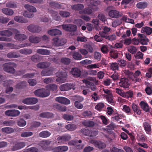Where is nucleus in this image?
Listing matches in <instances>:
<instances>
[{"instance_id": "f257e3e1", "label": "nucleus", "mask_w": 152, "mask_h": 152, "mask_svg": "<svg viewBox=\"0 0 152 152\" xmlns=\"http://www.w3.org/2000/svg\"><path fill=\"white\" fill-rule=\"evenodd\" d=\"M15 144V145L11 148V150L14 151L21 149L25 146V142H19L15 143V142L13 140H12L10 142L11 145Z\"/></svg>"}, {"instance_id": "f03ea898", "label": "nucleus", "mask_w": 152, "mask_h": 152, "mask_svg": "<svg viewBox=\"0 0 152 152\" xmlns=\"http://www.w3.org/2000/svg\"><path fill=\"white\" fill-rule=\"evenodd\" d=\"M15 66L14 63L5 64L3 65L4 70L8 73L13 74L15 72V70L13 68Z\"/></svg>"}, {"instance_id": "7ed1b4c3", "label": "nucleus", "mask_w": 152, "mask_h": 152, "mask_svg": "<svg viewBox=\"0 0 152 152\" xmlns=\"http://www.w3.org/2000/svg\"><path fill=\"white\" fill-rule=\"evenodd\" d=\"M116 84L125 89H128L130 86V83L128 78L125 77L121 78L119 80V82L116 83Z\"/></svg>"}, {"instance_id": "20e7f679", "label": "nucleus", "mask_w": 152, "mask_h": 152, "mask_svg": "<svg viewBox=\"0 0 152 152\" xmlns=\"http://www.w3.org/2000/svg\"><path fill=\"white\" fill-rule=\"evenodd\" d=\"M117 64L121 66L124 67L126 65V61L121 59L118 60L117 63L115 62V81L118 79L119 76L118 73H117L115 71V70H118V66L117 65Z\"/></svg>"}, {"instance_id": "39448f33", "label": "nucleus", "mask_w": 152, "mask_h": 152, "mask_svg": "<svg viewBox=\"0 0 152 152\" xmlns=\"http://www.w3.org/2000/svg\"><path fill=\"white\" fill-rule=\"evenodd\" d=\"M56 74V75L59 77L56 80L57 82L62 83H64L66 80L67 74L66 72H59Z\"/></svg>"}, {"instance_id": "423d86ee", "label": "nucleus", "mask_w": 152, "mask_h": 152, "mask_svg": "<svg viewBox=\"0 0 152 152\" xmlns=\"http://www.w3.org/2000/svg\"><path fill=\"white\" fill-rule=\"evenodd\" d=\"M66 42V40L64 39L56 37L53 39L52 43L53 45L58 46L64 45Z\"/></svg>"}, {"instance_id": "0eeeda50", "label": "nucleus", "mask_w": 152, "mask_h": 152, "mask_svg": "<svg viewBox=\"0 0 152 152\" xmlns=\"http://www.w3.org/2000/svg\"><path fill=\"white\" fill-rule=\"evenodd\" d=\"M75 85L73 83H67L61 85L59 87L60 90L63 91L69 90L72 88L75 89Z\"/></svg>"}, {"instance_id": "6e6552de", "label": "nucleus", "mask_w": 152, "mask_h": 152, "mask_svg": "<svg viewBox=\"0 0 152 152\" xmlns=\"http://www.w3.org/2000/svg\"><path fill=\"white\" fill-rule=\"evenodd\" d=\"M27 28L29 31L34 33H39L42 30L40 27L34 25H30L28 26Z\"/></svg>"}, {"instance_id": "1a4fd4ad", "label": "nucleus", "mask_w": 152, "mask_h": 152, "mask_svg": "<svg viewBox=\"0 0 152 152\" xmlns=\"http://www.w3.org/2000/svg\"><path fill=\"white\" fill-rule=\"evenodd\" d=\"M20 114V112L16 110H10L5 112V115L8 116L16 117L18 116Z\"/></svg>"}, {"instance_id": "9d476101", "label": "nucleus", "mask_w": 152, "mask_h": 152, "mask_svg": "<svg viewBox=\"0 0 152 152\" xmlns=\"http://www.w3.org/2000/svg\"><path fill=\"white\" fill-rule=\"evenodd\" d=\"M14 34H15V38L18 40H22L26 38V36L23 34H20V32L17 29L13 30Z\"/></svg>"}, {"instance_id": "9b49d317", "label": "nucleus", "mask_w": 152, "mask_h": 152, "mask_svg": "<svg viewBox=\"0 0 152 152\" xmlns=\"http://www.w3.org/2000/svg\"><path fill=\"white\" fill-rule=\"evenodd\" d=\"M138 39L141 44L142 45H147L149 40L146 36L143 34H138Z\"/></svg>"}, {"instance_id": "f8f14e48", "label": "nucleus", "mask_w": 152, "mask_h": 152, "mask_svg": "<svg viewBox=\"0 0 152 152\" xmlns=\"http://www.w3.org/2000/svg\"><path fill=\"white\" fill-rule=\"evenodd\" d=\"M141 74V72L139 70H137L134 74H133L131 78V80L132 81L135 83L140 82L141 80L139 76Z\"/></svg>"}, {"instance_id": "ddd939ff", "label": "nucleus", "mask_w": 152, "mask_h": 152, "mask_svg": "<svg viewBox=\"0 0 152 152\" xmlns=\"http://www.w3.org/2000/svg\"><path fill=\"white\" fill-rule=\"evenodd\" d=\"M55 99L57 102L59 103L65 104H69L70 103V102L69 100L63 97H56Z\"/></svg>"}, {"instance_id": "4468645a", "label": "nucleus", "mask_w": 152, "mask_h": 152, "mask_svg": "<svg viewBox=\"0 0 152 152\" xmlns=\"http://www.w3.org/2000/svg\"><path fill=\"white\" fill-rule=\"evenodd\" d=\"M47 32L48 34L52 36L61 35L62 33L61 31L56 28L50 29Z\"/></svg>"}, {"instance_id": "2eb2a0df", "label": "nucleus", "mask_w": 152, "mask_h": 152, "mask_svg": "<svg viewBox=\"0 0 152 152\" xmlns=\"http://www.w3.org/2000/svg\"><path fill=\"white\" fill-rule=\"evenodd\" d=\"M70 73L74 77H77L80 76L81 73L79 69L77 68H74L72 69Z\"/></svg>"}, {"instance_id": "dca6fc26", "label": "nucleus", "mask_w": 152, "mask_h": 152, "mask_svg": "<svg viewBox=\"0 0 152 152\" xmlns=\"http://www.w3.org/2000/svg\"><path fill=\"white\" fill-rule=\"evenodd\" d=\"M43 92V89H40L36 90L34 93L36 96L39 97H44L48 96V93H47L46 94H44Z\"/></svg>"}, {"instance_id": "f3484780", "label": "nucleus", "mask_w": 152, "mask_h": 152, "mask_svg": "<svg viewBox=\"0 0 152 152\" xmlns=\"http://www.w3.org/2000/svg\"><path fill=\"white\" fill-rule=\"evenodd\" d=\"M29 41L33 43H37L40 42L41 40L40 37H37L34 35H32L29 37Z\"/></svg>"}, {"instance_id": "a211bd4d", "label": "nucleus", "mask_w": 152, "mask_h": 152, "mask_svg": "<svg viewBox=\"0 0 152 152\" xmlns=\"http://www.w3.org/2000/svg\"><path fill=\"white\" fill-rule=\"evenodd\" d=\"M88 7L86 8L83 10H81L79 12V13L80 14H87L88 15H90L93 12L92 7H89L88 5Z\"/></svg>"}, {"instance_id": "6ab92c4d", "label": "nucleus", "mask_w": 152, "mask_h": 152, "mask_svg": "<svg viewBox=\"0 0 152 152\" xmlns=\"http://www.w3.org/2000/svg\"><path fill=\"white\" fill-rule=\"evenodd\" d=\"M132 107L135 114H136L137 115H140L141 114L140 109V107L137 105L133 103L132 105Z\"/></svg>"}, {"instance_id": "aec40b11", "label": "nucleus", "mask_w": 152, "mask_h": 152, "mask_svg": "<svg viewBox=\"0 0 152 152\" xmlns=\"http://www.w3.org/2000/svg\"><path fill=\"white\" fill-rule=\"evenodd\" d=\"M71 137L69 135H67L58 137L57 140L59 141L58 143H62L64 141L68 140Z\"/></svg>"}, {"instance_id": "412c9836", "label": "nucleus", "mask_w": 152, "mask_h": 152, "mask_svg": "<svg viewBox=\"0 0 152 152\" xmlns=\"http://www.w3.org/2000/svg\"><path fill=\"white\" fill-rule=\"evenodd\" d=\"M143 126L147 134L149 133L151 131V125L147 122H144L143 124Z\"/></svg>"}, {"instance_id": "4be33fe9", "label": "nucleus", "mask_w": 152, "mask_h": 152, "mask_svg": "<svg viewBox=\"0 0 152 152\" xmlns=\"http://www.w3.org/2000/svg\"><path fill=\"white\" fill-rule=\"evenodd\" d=\"M14 131L13 129L10 127H5L1 129V131L3 133L7 134L12 133Z\"/></svg>"}, {"instance_id": "5701e85b", "label": "nucleus", "mask_w": 152, "mask_h": 152, "mask_svg": "<svg viewBox=\"0 0 152 152\" xmlns=\"http://www.w3.org/2000/svg\"><path fill=\"white\" fill-rule=\"evenodd\" d=\"M11 29L10 30H5L0 31V35H4L8 37L12 36L13 33V30H15Z\"/></svg>"}, {"instance_id": "b1692460", "label": "nucleus", "mask_w": 152, "mask_h": 152, "mask_svg": "<svg viewBox=\"0 0 152 152\" xmlns=\"http://www.w3.org/2000/svg\"><path fill=\"white\" fill-rule=\"evenodd\" d=\"M83 82L84 83H85L88 87L91 88L92 90L94 91L96 90V87L95 86L87 80H83Z\"/></svg>"}, {"instance_id": "393cba45", "label": "nucleus", "mask_w": 152, "mask_h": 152, "mask_svg": "<svg viewBox=\"0 0 152 152\" xmlns=\"http://www.w3.org/2000/svg\"><path fill=\"white\" fill-rule=\"evenodd\" d=\"M25 9L31 12H36L37 11L36 8L33 6L29 4H25L24 6Z\"/></svg>"}, {"instance_id": "a878e982", "label": "nucleus", "mask_w": 152, "mask_h": 152, "mask_svg": "<svg viewBox=\"0 0 152 152\" xmlns=\"http://www.w3.org/2000/svg\"><path fill=\"white\" fill-rule=\"evenodd\" d=\"M140 104L144 111L146 112H148L149 111V107L147 103L142 101L140 102Z\"/></svg>"}, {"instance_id": "bb28decb", "label": "nucleus", "mask_w": 152, "mask_h": 152, "mask_svg": "<svg viewBox=\"0 0 152 152\" xmlns=\"http://www.w3.org/2000/svg\"><path fill=\"white\" fill-rule=\"evenodd\" d=\"M53 73V69H47L43 70L41 74L43 76H48L51 75Z\"/></svg>"}, {"instance_id": "cd10ccee", "label": "nucleus", "mask_w": 152, "mask_h": 152, "mask_svg": "<svg viewBox=\"0 0 152 152\" xmlns=\"http://www.w3.org/2000/svg\"><path fill=\"white\" fill-rule=\"evenodd\" d=\"M141 32L142 33L145 32L147 35H149L152 33V28L148 26L142 27Z\"/></svg>"}, {"instance_id": "c85d7f7f", "label": "nucleus", "mask_w": 152, "mask_h": 152, "mask_svg": "<svg viewBox=\"0 0 152 152\" xmlns=\"http://www.w3.org/2000/svg\"><path fill=\"white\" fill-rule=\"evenodd\" d=\"M2 11L4 14L9 16L12 15L14 13L12 10L7 8H4L2 9Z\"/></svg>"}, {"instance_id": "c756f323", "label": "nucleus", "mask_w": 152, "mask_h": 152, "mask_svg": "<svg viewBox=\"0 0 152 152\" xmlns=\"http://www.w3.org/2000/svg\"><path fill=\"white\" fill-rule=\"evenodd\" d=\"M26 45H27L25 44H20L19 45H14L12 44L11 43H9L8 44V46L11 49H19L20 48L25 47Z\"/></svg>"}, {"instance_id": "7c9ffc66", "label": "nucleus", "mask_w": 152, "mask_h": 152, "mask_svg": "<svg viewBox=\"0 0 152 152\" xmlns=\"http://www.w3.org/2000/svg\"><path fill=\"white\" fill-rule=\"evenodd\" d=\"M95 146L99 149H102L105 147V144L100 141H96L94 142Z\"/></svg>"}, {"instance_id": "2f4dec72", "label": "nucleus", "mask_w": 152, "mask_h": 152, "mask_svg": "<svg viewBox=\"0 0 152 152\" xmlns=\"http://www.w3.org/2000/svg\"><path fill=\"white\" fill-rule=\"evenodd\" d=\"M14 20L15 21L21 23H25L27 22V20L24 19L22 17L20 16H16L14 17Z\"/></svg>"}, {"instance_id": "473e14b6", "label": "nucleus", "mask_w": 152, "mask_h": 152, "mask_svg": "<svg viewBox=\"0 0 152 152\" xmlns=\"http://www.w3.org/2000/svg\"><path fill=\"white\" fill-rule=\"evenodd\" d=\"M148 5V3L145 1H141L138 3L136 5L137 7L139 9H144Z\"/></svg>"}, {"instance_id": "72a5a7b5", "label": "nucleus", "mask_w": 152, "mask_h": 152, "mask_svg": "<svg viewBox=\"0 0 152 152\" xmlns=\"http://www.w3.org/2000/svg\"><path fill=\"white\" fill-rule=\"evenodd\" d=\"M50 64V63L47 62H40L37 64V66L39 68H44L49 66Z\"/></svg>"}, {"instance_id": "f704fd0d", "label": "nucleus", "mask_w": 152, "mask_h": 152, "mask_svg": "<svg viewBox=\"0 0 152 152\" xmlns=\"http://www.w3.org/2000/svg\"><path fill=\"white\" fill-rule=\"evenodd\" d=\"M128 51L132 54H135L137 51V49L136 47L133 46H129L127 48Z\"/></svg>"}, {"instance_id": "c9c22d12", "label": "nucleus", "mask_w": 152, "mask_h": 152, "mask_svg": "<svg viewBox=\"0 0 152 152\" xmlns=\"http://www.w3.org/2000/svg\"><path fill=\"white\" fill-rule=\"evenodd\" d=\"M50 141L49 140H46L41 141L40 145L44 150H45V147L48 145L50 143Z\"/></svg>"}, {"instance_id": "e433bc0d", "label": "nucleus", "mask_w": 152, "mask_h": 152, "mask_svg": "<svg viewBox=\"0 0 152 152\" xmlns=\"http://www.w3.org/2000/svg\"><path fill=\"white\" fill-rule=\"evenodd\" d=\"M37 52L38 53L43 55H48L50 53V52L48 50L42 49L38 50Z\"/></svg>"}, {"instance_id": "4c0bfd02", "label": "nucleus", "mask_w": 152, "mask_h": 152, "mask_svg": "<svg viewBox=\"0 0 152 152\" xmlns=\"http://www.w3.org/2000/svg\"><path fill=\"white\" fill-rule=\"evenodd\" d=\"M133 91L131 90H129L125 93H124L123 94V96L126 98L128 99L129 98H132L133 95Z\"/></svg>"}, {"instance_id": "58836bf2", "label": "nucleus", "mask_w": 152, "mask_h": 152, "mask_svg": "<svg viewBox=\"0 0 152 152\" xmlns=\"http://www.w3.org/2000/svg\"><path fill=\"white\" fill-rule=\"evenodd\" d=\"M114 7H113L110 6L107 8V10L109 12V15L111 17H114Z\"/></svg>"}, {"instance_id": "ea45409f", "label": "nucleus", "mask_w": 152, "mask_h": 152, "mask_svg": "<svg viewBox=\"0 0 152 152\" xmlns=\"http://www.w3.org/2000/svg\"><path fill=\"white\" fill-rule=\"evenodd\" d=\"M72 57L75 59L77 60H80L82 58L81 55L77 52H74L73 53Z\"/></svg>"}, {"instance_id": "a19ab883", "label": "nucleus", "mask_w": 152, "mask_h": 152, "mask_svg": "<svg viewBox=\"0 0 152 152\" xmlns=\"http://www.w3.org/2000/svg\"><path fill=\"white\" fill-rule=\"evenodd\" d=\"M86 132L87 133L86 134L88 136H94L98 134V132L97 131L86 130Z\"/></svg>"}, {"instance_id": "79ce46f5", "label": "nucleus", "mask_w": 152, "mask_h": 152, "mask_svg": "<svg viewBox=\"0 0 152 152\" xmlns=\"http://www.w3.org/2000/svg\"><path fill=\"white\" fill-rule=\"evenodd\" d=\"M126 77L131 80L132 77L133 73L129 70H125L123 71Z\"/></svg>"}, {"instance_id": "37998d69", "label": "nucleus", "mask_w": 152, "mask_h": 152, "mask_svg": "<svg viewBox=\"0 0 152 152\" xmlns=\"http://www.w3.org/2000/svg\"><path fill=\"white\" fill-rule=\"evenodd\" d=\"M84 5L81 4L75 5L72 7V9L74 10H79L83 8Z\"/></svg>"}, {"instance_id": "c03bdc74", "label": "nucleus", "mask_w": 152, "mask_h": 152, "mask_svg": "<svg viewBox=\"0 0 152 152\" xmlns=\"http://www.w3.org/2000/svg\"><path fill=\"white\" fill-rule=\"evenodd\" d=\"M41 117L45 118H50L53 117V114L49 113H43L40 115Z\"/></svg>"}, {"instance_id": "a18cd8bd", "label": "nucleus", "mask_w": 152, "mask_h": 152, "mask_svg": "<svg viewBox=\"0 0 152 152\" xmlns=\"http://www.w3.org/2000/svg\"><path fill=\"white\" fill-rule=\"evenodd\" d=\"M20 52L22 54H30L32 52V50L31 49H23L20 50Z\"/></svg>"}, {"instance_id": "49530a36", "label": "nucleus", "mask_w": 152, "mask_h": 152, "mask_svg": "<svg viewBox=\"0 0 152 152\" xmlns=\"http://www.w3.org/2000/svg\"><path fill=\"white\" fill-rule=\"evenodd\" d=\"M50 135V133L47 131H43L40 132L39 134V136L40 137L44 138L47 137L49 136Z\"/></svg>"}, {"instance_id": "de8ad7c7", "label": "nucleus", "mask_w": 152, "mask_h": 152, "mask_svg": "<svg viewBox=\"0 0 152 152\" xmlns=\"http://www.w3.org/2000/svg\"><path fill=\"white\" fill-rule=\"evenodd\" d=\"M66 128L70 131H73L76 129V126L73 124H69L66 126Z\"/></svg>"}, {"instance_id": "09e8293b", "label": "nucleus", "mask_w": 152, "mask_h": 152, "mask_svg": "<svg viewBox=\"0 0 152 152\" xmlns=\"http://www.w3.org/2000/svg\"><path fill=\"white\" fill-rule=\"evenodd\" d=\"M33 134L32 132L30 131H27L22 132L21 136L22 137H28L31 136Z\"/></svg>"}, {"instance_id": "8fccbe9b", "label": "nucleus", "mask_w": 152, "mask_h": 152, "mask_svg": "<svg viewBox=\"0 0 152 152\" xmlns=\"http://www.w3.org/2000/svg\"><path fill=\"white\" fill-rule=\"evenodd\" d=\"M100 66L101 65L99 63L95 64L88 65L87 66V68L88 69L98 68L100 67Z\"/></svg>"}, {"instance_id": "3c124183", "label": "nucleus", "mask_w": 152, "mask_h": 152, "mask_svg": "<svg viewBox=\"0 0 152 152\" xmlns=\"http://www.w3.org/2000/svg\"><path fill=\"white\" fill-rule=\"evenodd\" d=\"M23 15L25 17L28 18H31L34 16L33 14L27 11H25L23 12Z\"/></svg>"}, {"instance_id": "603ef678", "label": "nucleus", "mask_w": 152, "mask_h": 152, "mask_svg": "<svg viewBox=\"0 0 152 152\" xmlns=\"http://www.w3.org/2000/svg\"><path fill=\"white\" fill-rule=\"evenodd\" d=\"M145 91L148 95H151L152 93V86L150 84L147 85V87L145 89Z\"/></svg>"}, {"instance_id": "864d4df0", "label": "nucleus", "mask_w": 152, "mask_h": 152, "mask_svg": "<svg viewBox=\"0 0 152 152\" xmlns=\"http://www.w3.org/2000/svg\"><path fill=\"white\" fill-rule=\"evenodd\" d=\"M90 2V3L89 4V6L91 7L93 10L94 9V7H96L100 4L99 2V1H94L93 0H91Z\"/></svg>"}, {"instance_id": "5fc2aeb1", "label": "nucleus", "mask_w": 152, "mask_h": 152, "mask_svg": "<svg viewBox=\"0 0 152 152\" xmlns=\"http://www.w3.org/2000/svg\"><path fill=\"white\" fill-rule=\"evenodd\" d=\"M6 6L11 8H15L17 7L16 4L12 2H9L6 3Z\"/></svg>"}, {"instance_id": "6e6d98bb", "label": "nucleus", "mask_w": 152, "mask_h": 152, "mask_svg": "<svg viewBox=\"0 0 152 152\" xmlns=\"http://www.w3.org/2000/svg\"><path fill=\"white\" fill-rule=\"evenodd\" d=\"M122 118V116L117 113H115V120L118 123H121L122 121L121 120Z\"/></svg>"}, {"instance_id": "4d7b16f0", "label": "nucleus", "mask_w": 152, "mask_h": 152, "mask_svg": "<svg viewBox=\"0 0 152 152\" xmlns=\"http://www.w3.org/2000/svg\"><path fill=\"white\" fill-rule=\"evenodd\" d=\"M59 14L60 15L63 17H68L70 14L69 12L64 11H60Z\"/></svg>"}, {"instance_id": "13d9d810", "label": "nucleus", "mask_w": 152, "mask_h": 152, "mask_svg": "<svg viewBox=\"0 0 152 152\" xmlns=\"http://www.w3.org/2000/svg\"><path fill=\"white\" fill-rule=\"evenodd\" d=\"M82 123L84 125L87 126H94V123L91 121H85L83 122Z\"/></svg>"}, {"instance_id": "bf43d9fd", "label": "nucleus", "mask_w": 152, "mask_h": 152, "mask_svg": "<svg viewBox=\"0 0 152 152\" xmlns=\"http://www.w3.org/2000/svg\"><path fill=\"white\" fill-rule=\"evenodd\" d=\"M50 4L51 6L55 8H59L61 7V5L56 2H51Z\"/></svg>"}, {"instance_id": "052dcab7", "label": "nucleus", "mask_w": 152, "mask_h": 152, "mask_svg": "<svg viewBox=\"0 0 152 152\" xmlns=\"http://www.w3.org/2000/svg\"><path fill=\"white\" fill-rule=\"evenodd\" d=\"M18 125L20 127H23L26 125V122L24 120L21 119L18 121Z\"/></svg>"}, {"instance_id": "680f3d73", "label": "nucleus", "mask_w": 152, "mask_h": 152, "mask_svg": "<svg viewBox=\"0 0 152 152\" xmlns=\"http://www.w3.org/2000/svg\"><path fill=\"white\" fill-rule=\"evenodd\" d=\"M47 88L51 90L54 91L56 90L57 86L56 84H52L48 85L47 86Z\"/></svg>"}, {"instance_id": "e2e57ef3", "label": "nucleus", "mask_w": 152, "mask_h": 152, "mask_svg": "<svg viewBox=\"0 0 152 152\" xmlns=\"http://www.w3.org/2000/svg\"><path fill=\"white\" fill-rule=\"evenodd\" d=\"M128 14L131 18L134 19L137 18L138 15V13L136 12H128Z\"/></svg>"}, {"instance_id": "0e129e2a", "label": "nucleus", "mask_w": 152, "mask_h": 152, "mask_svg": "<svg viewBox=\"0 0 152 152\" xmlns=\"http://www.w3.org/2000/svg\"><path fill=\"white\" fill-rule=\"evenodd\" d=\"M25 152H38V150L37 148L31 147L27 148L25 149Z\"/></svg>"}, {"instance_id": "69168bd1", "label": "nucleus", "mask_w": 152, "mask_h": 152, "mask_svg": "<svg viewBox=\"0 0 152 152\" xmlns=\"http://www.w3.org/2000/svg\"><path fill=\"white\" fill-rule=\"evenodd\" d=\"M76 40L77 42H85L87 41V39L84 36H78Z\"/></svg>"}, {"instance_id": "338daca9", "label": "nucleus", "mask_w": 152, "mask_h": 152, "mask_svg": "<svg viewBox=\"0 0 152 152\" xmlns=\"http://www.w3.org/2000/svg\"><path fill=\"white\" fill-rule=\"evenodd\" d=\"M123 110L127 113H129L131 112L130 108L128 106L124 105L123 106Z\"/></svg>"}, {"instance_id": "774afa93", "label": "nucleus", "mask_w": 152, "mask_h": 152, "mask_svg": "<svg viewBox=\"0 0 152 152\" xmlns=\"http://www.w3.org/2000/svg\"><path fill=\"white\" fill-rule=\"evenodd\" d=\"M75 106L77 108L81 109L83 108V105L81 103H80L78 101H76L74 103Z\"/></svg>"}]
</instances>
